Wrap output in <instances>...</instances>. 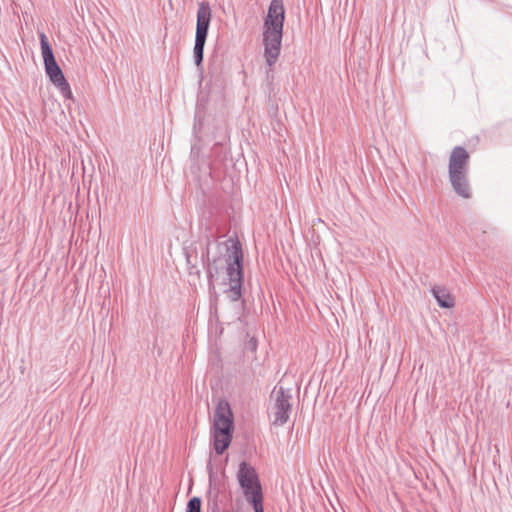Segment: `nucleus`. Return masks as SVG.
<instances>
[{
	"label": "nucleus",
	"mask_w": 512,
	"mask_h": 512,
	"mask_svg": "<svg viewBox=\"0 0 512 512\" xmlns=\"http://www.w3.org/2000/svg\"><path fill=\"white\" fill-rule=\"evenodd\" d=\"M217 250L220 254L223 267L226 265V273L229 280V288L224 290L226 297L237 302L242 297L243 283V252L238 240L229 238L223 243H217Z\"/></svg>",
	"instance_id": "1"
},
{
	"label": "nucleus",
	"mask_w": 512,
	"mask_h": 512,
	"mask_svg": "<svg viewBox=\"0 0 512 512\" xmlns=\"http://www.w3.org/2000/svg\"><path fill=\"white\" fill-rule=\"evenodd\" d=\"M254 509V512H264V495L246 500Z\"/></svg>",
	"instance_id": "14"
},
{
	"label": "nucleus",
	"mask_w": 512,
	"mask_h": 512,
	"mask_svg": "<svg viewBox=\"0 0 512 512\" xmlns=\"http://www.w3.org/2000/svg\"><path fill=\"white\" fill-rule=\"evenodd\" d=\"M258 341L255 337H251L248 341L245 342L244 348L247 351L255 352L257 350Z\"/></svg>",
	"instance_id": "15"
},
{
	"label": "nucleus",
	"mask_w": 512,
	"mask_h": 512,
	"mask_svg": "<svg viewBox=\"0 0 512 512\" xmlns=\"http://www.w3.org/2000/svg\"><path fill=\"white\" fill-rule=\"evenodd\" d=\"M236 477L245 500L263 496L259 475L251 464L242 461L239 464Z\"/></svg>",
	"instance_id": "6"
},
{
	"label": "nucleus",
	"mask_w": 512,
	"mask_h": 512,
	"mask_svg": "<svg viewBox=\"0 0 512 512\" xmlns=\"http://www.w3.org/2000/svg\"><path fill=\"white\" fill-rule=\"evenodd\" d=\"M211 18L212 10L210 4L205 1L199 3L197 10L195 43L193 48L194 62L197 66H200L203 62L204 47L208 36Z\"/></svg>",
	"instance_id": "5"
},
{
	"label": "nucleus",
	"mask_w": 512,
	"mask_h": 512,
	"mask_svg": "<svg viewBox=\"0 0 512 512\" xmlns=\"http://www.w3.org/2000/svg\"><path fill=\"white\" fill-rule=\"evenodd\" d=\"M290 399L291 395L287 394L282 387L275 392L274 424L282 426L288 421L291 411Z\"/></svg>",
	"instance_id": "8"
},
{
	"label": "nucleus",
	"mask_w": 512,
	"mask_h": 512,
	"mask_svg": "<svg viewBox=\"0 0 512 512\" xmlns=\"http://www.w3.org/2000/svg\"><path fill=\"white\" fill-rule=\"evenodd\" d=\"M285 9L283 0H271L267 16L264 20L263 42L264 56L269 67H272L281 50Z\"/></svg>",
	"instance_id": "2"
},
{
	"label": "nucleus",
	"mask_w": 512,
	"mask_h": 512,
	"mask_svg": "<svg viewBox=\"0 0 512 512\" xmlns=\"http://www.w3.org/2000/svg\"><path fill=\"white\" fill-rule=\"evenodd\" d=\"M234 430L233 414L230 405L221 401L214 412V421L211 430L215 452L221 455L229 447Z\"/></svg>",
	"instance_id": "4"
},
{
	"label": "nucleus",
	"mask_w": 512,
	"mask_h": 512,
	"mask_svg": "<svg viewBox=\"0 0 512 512\" xmlns=\"http://www.w3.org/2000/svg\"><path fill=\"white\" fill-rule=\"evenodd\" d=\"M431 292L441 308H451L454 306V300L448 290L441 286H435Z\"/></svg>",
	"instance_id": "11"
},
{
	"label": "nucleus",
	"mask_w": 512,
	"mask_h": 512,
	"mask_svg": "<svg viewBox=\"0 0 512 512\" xmlns=\"http://www.w3.org/2000/svg\"><path fill=\"white\" fill-rule=\"evenodd\" d=\"M46 75L66 99H72V91L57 61L44 65Z\"/></svg>",
	"instance_id": "7"
},
{
	"label": "nucleus",
	"mask_w": 512,
	"mask_h": 512,
	"mask_svg": "<svg viewBox=\"0 0 512 512\" xmlns=\"http://www.w3.org/2000/svg\"><path fill=\"white\" fill-rule=\"evenodd\" d=\"M41 53L43 57L44 65L56 61L53 54L52 47L48 41L47 36L44 33L39 34Z\"/></svg>",
	"instance_id": "12"
},
{
	"label": "nucleus",
	"mask_w": 512,
	"mask_h": 512,
	"mask_svg": "<svg viewBox=\"0 0 512 512\" xmlns=\"http://www.w3.org/2000/svg\"><path fill=\"white\" fill-rule=\"evenodd\" d=\"M449 181L454 192L465 199L471 197L468 172H448Z\"/></svg>",
	"instance_id": "10"
},
{
	"label": "nucleus",
	"mask_w": 512,
	"mask_h": 512,
	"mask_svg": "<svg viewBox=\"0 0 512 512\" xmlns=\"http://www.w3.org/2000/svg\"><path fill=\"white\" fill-rule=\"evenodd\" d=\"M201 504V498L194 496L191 499H189L185 512H201Z\"/></svg>",
	"instance_id": "13"
},
{
	"label": "nucleus",
	"mask_w": 512,
	"mask_h": 512,
	"mask_svg": "<svg viewBox=\"0 0 512 512\" xmlns=\"http://www.w3.org/2000/svg\"><path fill=\"white\" fill-rule=\"evenodd\" d=\"M469 154L462 146H456L449 158L448 172H468Z\"/></svg>",
	"instance_id": "9"
},
{
	"label": "nucleus",
	"mask_w": 512,
	"mask_h": 512,
	"mask_svg": "<svg viewBox=\"0 0 512 512\" xmlns=\"http://www.w3.org/2000/svg\"><path fill=\"white\" fill-rule=\"evenodd\" d=\"M209 245V238L204 242L196 243L195 245L185 249V257L189 273L200 275V270L198 269V264L200 263L206 270L209 287L214 289L213 278L219 274L221 269H223V263L221 262V256L210 259Z\"/></svg>",
	"instance_id": "3"
}]
</instances>
